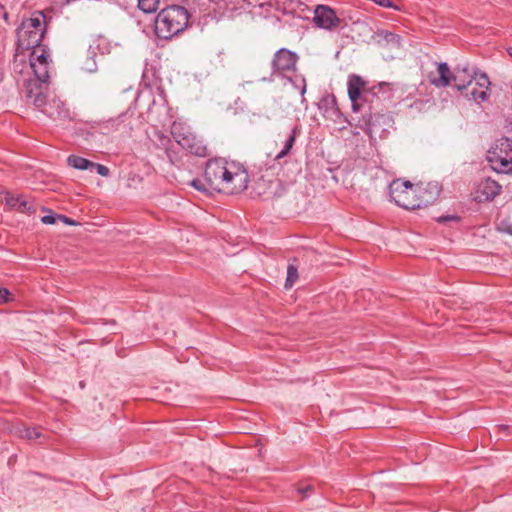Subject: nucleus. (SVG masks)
I'll return each mask as SVG.
<instances>
[{"label":"nucleus","mask_w":512,"mask_h":512,"mask_svg":"<svg viewBox=\"0 0 512 512\" xmlns=\"http://www.w3.org/2000/svg\"><path fill=\"white\" fill-rule=\"evenodd\" d=\"M91 168H95L97 173L101 176L107 177L109 175V169L101 164L94 163Z\"/></svg>","instance_id":"c85d7f7f"},{"label":"nucleus","mask_w":512,"mask_h":512,"mask_svg":"<svg viewBox=\"0 0 512 512\" xmlns=\"http://www.w3.org/2000/svg\"><path fill=\"white\" fill-rule=\"evenodd\" d=\"M389 194L398 206L408 210L419 209V204L414 198L416 196L415 186L410 181L393 180L389 185Z\"/></svg>","instance_id":"1a4fd4ad"},{"label":"nucleus","mask_w":512,"mask_h":512,"mask_svg":"<svg viewBox=\"0 0 512 512\" xmlns=\"http://www.w3.org/2000/svg\"><path fill=\"white\" fill-rule=\"evenodd\" d=\"M389 88L388 83H380L378 86L373 87V94L378 95L380 91H384L385 89Z\"/></svg>","instance_id":"2f4dec72"},{"label":"nucleus","mask_w":512,"mask_h":512,"mask_svg":"<svg viewBox=\"0 0 512 512\" xmlns=\"http://www.w3.org/2000/svg\"><path fill=\"white\" fill-rule=\"evenodd\" d=\"M295 89L299 90L300 94L303 96L306 92V81L305 78L301 75H295L294 78L291 76L285 77Z\"/></svg>","instance_id":"393cba45"},{"label":"nucleus","mask_w":512,"mask_h":512,"mask_svg":"<svg viewBox=\"0 0 512 512\" xmlns=\"http://www.w3.org/2000/svg\"><path fill=\"white\" fill-rule=\"evenodd\" d=\"M191 138L192 139L184 141L181 147L196 156H206L207 148L203 144L202 140L198 139L196 135L191 136Z\"/></svg>","instance_id":"aec40b11"},{"label":"nucleus","mask_w":512,"mask_h":512,"mask_svg":"<svg viewBox=\"0 0 512 512\" xmlns=\"http://www.w3.org/2000/svg\"><path fill=\"white\" fill-rule=\"evenodd\" d=\"M199 19L197 5L188 12L182 6L172 5L162 9L155 21L157 34L165 39L182 32L188 25L189 20Z\"/></svg>","instance_id":"f03ea898"},{"label":"nucleus","mask_w":512,"mask_h":512,"mask_svg":"<svg viewBox=\"0 0 512 512\" xmlns=\"http://www.w3.org/2000/svg\"><path fill=\"white\" fill-rule=\"evenodd\" d=\"M487 161L497 173H512V140L501 138L487 151Z\"/></svg>","instance_id":"0eeeda50"},{"label":"nucleus","mask_w":512,"mask_h":512,"mask_svg":"<svg viewBox=\"0 0 512 512\" xmlns=\"http://www.w3.org/2000/svg\"><path fill=\"white\" fill-rule=\"evenodd\" d=\"M265 5L273 6L285 14H299L306 9V6L299 0H266L264 3H260L259 7L262 8Z\"/></svg>","instance_id":"dca6fc26"},{"label":"nucleus","mask_w":512,"mask_h":512,"mask_svg":"<svg viewBox=\"0 0 512 512\" xmlns=\"http://www.w3.org/2000/svg\"><path fill=\"white\" fill-rule=\"evenodd\" d=\"M297 60L296 53L285 48L279 49L272 60V74L287 77L288 73L295 71Z\"/></svg>","instance_id":"9b49d317"},{"label":"nucleus","mask_w":512,"mask_h":512,"mask_svg":"<svg viewBox=\"0 0 512 512\" xmlns=\"http://www.w3.org/2000/svg\"><path fill=\"white\" fill-rule=\"evenodd\" d=\"M9 291L6 288H0V303H5L9 300Z\"/></svg>","instance_id":"7c9ffc66"},{"label":"nucleus","mask_w":512,"mask_h":512,"mask_svg":"<svg viewBox=\"0 0 512 512\" xmlns=\"http://www.w3.org/2000/svg\"><path fill=\"white\" fill-rule=\"evenodd\" d=\"M56 219H58V216H55L53 214L45 215L41 218V221L44 224H54L56 222Z\"/></svg>","instance_id":"c756f323"},{"label":"nucleus","mask_w":512,"mask_h":512,"mask_svg":"<svg viewBox=\"0 0 512 512\" xmlns=\"http://www.w3.org/2000/svg\"><path fill=\"white\" fill-rule=\"evenodd\" d=\"M508 233L512 235V228L508 230Z\"/></svg>","instance_id":"f704fd0d"},{"label":"nucleus","mask_w":512,"mask_h":512,"mask_svg":"<svg viewBox=\"0 0 512 512\" xmlns=\"http://www.w3.org/2000/svg\"><path fill=\"white\" fill-rule=\"evenodd\" d=\"M378 36L385 40L387 43H391L395 46H400L401 37L395 33H392L387 30H381L379 31Z\"/></svg>","instance_id":"a878e982"},{"label":"nucleus","mask_w":512,"mask_h":512,"mask_svg":"<svg viewBox=\"0 0 512 512\" xmlns=\"http://www.w3.org/2000/svg\"><path fill=\"white\" fill-rule=\"evenodd\" d=\"M314 23L322 29H333L340 23L333 9L328 6L318 5L314 10Z\"/></svg>","instance_id":"ddd939ff"},{"label":"nucleus","mask_w":512,"mask_h":512,"mask_svg":"<svg viewBox=\"0 0 512 512\" xmlns=\"http://www.w3.org/2000/svg\"><path fill=\"white\" fill-rule=\"evenodd\" d=\"M5 203L12 209H16L20 212L33 213L35 208L31 202H29L23 195H13L7 193L5 195Z\"/></svg>","instance_id":"f3484780"},{"label":"nucleus","mask_w":512,"mask_h":512,"mask_svg":"<svg viewBox=\"0 0 512 512\" xmlns=\"http://www.w3.org/2000/svg\"><path fill=\"white\" fill-rule=\"evenodd\" d=\"M98 47H93L92 45L89 46L88 50H87V54H86V58L85 60L83 61L82 63V70L88 72V73H93V72H96L97 71V62L95 60V57L97 55V50Z\"/></svg>","instance_id":"412c9836"},{"label":"nucleus","mask_w":512,"mask_h":512,"mask_svg":"<svg viewBox=\"0 0 512 512\" xmlns=\"http://www.w3.org/2000/svg\"><path fill=\"white\" fill-rule=\"evenodd\" d=\"M204 176L210 188L231 193L245 190L249 181L248 173L242 165L223 158L209 160Z\"/></svg>","instance_id":"f257e3e1"},{"label":"nucleus","mask_w":512,"mask_h":512,"mask_svg":"<svg viewBox=\"0 0 512 512\" xmlns=\"http://www.w3.org/2000/svg\"><path fill=\"white\" fill-rule=\"evenodd\" d=\"M199 20H219L223 17L232 18L237 14L246 11L251 5L246 0H197Z\"/></svg>","instance_id":"20e7f679"},{"label":"nucleus","mask_w":512,"mask_h":512,"mask_svg":"<svg viewBox=\"0 0 512 512\" xmlns=\"http://www.w3.org/2000/svg\"><path fill=\"white\" fill-rule=\"evenodd\" d=\"M416 203L419 208L426 207L434 203L440 195L441 187L437 182L428 183L425 187L415 186Z\"/></svg>","instance_id":"4468645a"},{"label":"nucleus","mask_w":512,"mask_h":512,"mask_svg":"<svg viewBox=\"0 0 512 512\" xmlns=\"http://www.w3.org/2000/svg\"><path fill=\"white\" fill-rule=\"evenodd\" d=\"M45 33V16L42 12L32 14L22 21L17 29L18 46L30 50L40 45Z\"/></svg>","instance_id":"39448f33"},{"label":"nucleus","mask_w":512,"mask_h":512,"mask_svg":"<svg viewBox=\"0 0 512 512\" xmlns=\"http://www.w3.org/2000/svg\"><path fill=\"white\" fill-rule=\"evenodd\" d=\"M30 68L34 73V78H29L28 82H34L36 86L47 84L49 82V54L46 47L42 44L36 48H30Z\"/></svg>","instance_id":"6e6552de"},{"label":"nucleus","mask_w":512,"mask_h":512,"mask_svg":"<svg viewBox=\"0 0 512 512\" xmlns=\"http://www.w3.org/2000/svg\"><path fill=\"white\" fill-rule=\"evenodd\" d=\"M502 186L490 177L481 179L475 188L474 198L478 202L493 200L500 194Z\"/></svg>","instance_id":"f8f14e48"},{"label":"nucleus","mask_w":512,"mask_h":512,"mask_svg":"<svg viewBox=\"0 0 512 512\" xmlns=\"http://www.w3.org/2000/svg\"><path fill=\"white\" fill-rule=\"evenodd\" d=\"M67 162L69 166L78 170H87L90 169L92 165H94V163L90 160L75 155H70L67 159Z\"/></svg>","instance_id":"4be33fe9"},{"label":"nucleus","mask_w":512,"mask_h":512,"mask_svg":"<svg viewBox=\"0 0 512 512\" xmlns=\"http://www.w3.org/2000/svg\"><path fill=\"white\" fill-rule=\"evenodd\" d=\"M435 65L436 71H431L428 78L430 83L437 88L447 87L452 81L457 84L462 80L461 73H468L467 67L460 68L458 66L455 71L452 72L446 62L435 63Z\"/></svg>","instance_id":"9d476101"},{"label":"nucleus","mask_w":512,"mask_h":512,"mask_svg":"<svg viewBox=\"0 0 512 512\" xmlns=\"http://www.w3.org/2000/svg\"><path fill=\"white\" fill-rule=\"evenodd\" d=\"M58 219L68 225H76V222L65 215H58Z\"/></svg>","instance_id":"473e14b6"},{"label":"nucleus","mask_w":512,"mask_h":512,"mask_svg":"<svg viewBox=\"0 0 512 512\" xmlns=\"http://www.w3.org/2000/svg\"><path fill=\"white\" fill-rule=\"evenodd\" d=\"M364 87V82L360 76L352 75L348 80V95L350 101L352 103V108L354 111H359L361 106V101L367 100V95L362 94V89Z\"/></svg>","instance_id":"2eb2a0df"},{"label":"nucleus","mask_w":512,"mask_h":512,"mask_svg":"<svg viewBox=\"0 0 512 512\" xmlns=\"http://www.w3.org/2000/svg\"><path fill=\"white\" fill-rule=\"evenodd\" d=\"M468 80L462 78L461 82L455 84V88L469 101L481 103L489 98L491 82L485 73H465Z\"/></svg>","instance_id":"423d86ee"},{"label":"nucleus","mask_w":512,"mask_h":512,"mask_svg":"<svg viewBox=\"0 0 512 512\" xmlns=\"http://www.w3.org/2000/svg\"><path fill=\"white\" fill-rule=\"evenodd\" d=\"M13 433L15 436L25 440L45 439L39 427H28L25 425H18L14 428Z\"/></svg>","instance_id":"6ab92c4d"},{"label":"nucleus","mask_w":512,"mask_h":512,"mask_svg":"<svg viewBox=\"0 0 512 512\" xmlns=\"http://www.w3.org/2000/svg\"><path fill=\"white\" fill-rule=\"evenodd\" d=\"M452 219H455V217H453V216H446V217H440L438 219V221L439 222H445V221L452 220Z\"/></svg>","instance_id":"72a5a7b5"},{"label":"nucleus","mask_w":512,"mask_h":512,"mask_svg":"<svg viewBox=\"0 0 512 512\" xmlns=\"http://www.w3.org/2000/svg\"><path fill=\"white\" fill-rule=\"evenodd\" d=\"M190 185L192 187H194L196 190L200 191V192H207L208 191V187L205 183H203V181L199 180V179H194L190 182Z\"/></svg>","instance_id":"cd10ccee"},{"label":"nucleus","mask_w":512,"mask_h":512,"mask_svg":"<svg viewBox=\"0 0 512 512\" xmlns=\"http://www.w3.org/2000/svg\"><path fill=\"white\" fill-rule=\"evenodd\" d=\"M159 0H138V7L144 13L150 14L158 9Z\"/></svg>","instance_id":"b1692460"},{"label":"nucleus","mask_w":512,"mask_h":512,"mask_svg":"<svg viewBox=\"0 0 512 512\" xmlns=\"http://www.w3.org/2000/svg\"><path fill=\"white\" fill-rule=\"evenodd\" d=\"M26 98L36 108L52 119H66L69 110L65 103L49 92L48 83L36 86L34 82L25 85Z\"/></svg>","instance_id":"7ed1b4c3"},{"label":"nucleus","mask_w":512,"mask_h":512,"mask_svg":"<svg viewBox=\"0 0 512 512\" xmlns=\"http://www.w3.org/2000/svg\"><path fill=\"white\" fill-rule=\"evenodd\" d=\"M171 134L180 146L183 145L184 141L192 139L191 136L194 135V133L191 131V128L186 123L181 121L173 122L171 126Z\"/></svg>","instance_id":"a211bd4d"},{"label":"nucleus","mask_w":512,"mask_h":512,"mask_svg":"<svg viewBox=\"0 0 512 512\" xmlns=\"http://www.w3.org/2000/svg\"><path fill=\"white\" fill-rule=\"evenodd\" d=\"M297 278H298L297 268L294 267L293 265H289L287 267V278H286L285 287L286 288L292 287L293 284L296 282Z\"/></svg>","instance_id":"bb28decb"},{"label":"nucleus","mask_w":512,"mask_h":512,"mask_svg":"<svg viewBox=\"0 0 512 512\" xmlns=\"http://www.w3.org/2000/svg\"><path fill=\"white\" fill-rule=\"evenodd\" d=\"M298 133H299L298 127H294L291 134L285 141L283 149L276 155L275 159H277V160L282 159L290 152V150L292 149V147L295 143L296 135Z\"/></svg>","instance_id":"5701e85b"}]
</instances>
